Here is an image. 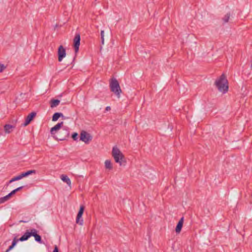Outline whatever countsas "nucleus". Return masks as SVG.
I'll return each mask as SVG.
<instances>
[{
	"label": "nucleus",
	"mask_w": 252,
	"mask_h": 252,
	"mask_svg": "<svg viewBox=\"0 0 252 252\" xmlns=\"http://www.w3.org/2000/svg\"><path fill=\"white\" fill-rule=\"evenodd\" d=\"M219 92L225 94L228 90V81L224 74H222L215 83Z\"/></svg>",
	"instance_id": "1"
},
{
	"label": "nucleus",
	"mask_w": 252,
	"mask_h": 252,
	"mask_svg": "<svg viewBox=\"0 0 252 252\" xmlns=\"http://www.w3.org/2000/svg\"><path fill=\"white\" fill-rule=\"evenodd\" d=\"M112 155L116 162L119 164L120 166L125 165L126 162L125 157L121 151L116 147H113L112 151Z\"/></svg>",
	"instance_id": "2"
},
{
	"label": "nucleus",
	"mask_w": 252,
	"mask_h": 252,
	"mask_svg": "<svg viewBox=\"0 0 252 252\" xmlns=\"http://www.w3.org/2000/svg\"><path fill=\"white\" fill-rule=\"evenodd\" d=\"M110 88L111 91L113 92L118 98L120 97L122 93L119 82L116 78H112L110 82Z\"/></svg>",
	"instance_id": "3"
},
{
	"label": "nucleus",
	"mask_w": 252,
	"mask_h": 252,
	"mask_svg": "<svg viewBox=\"0 0 252 252\" xmlns=\"http://www.w3.org/2000/svg\"><path fill=\"white\" fill-rule=\"evenodd\" d=\"M69 135V128L67 126H64L59 131L58 134L55 137L56 139L59 140H64Z\"/></svg>",
	"instance_id": "4"
},
{
	"label": "nucleus",
	"mask_w": 252,
	"mask_h": 252,
	"mask_svg": "<svg viewBox=\"0 0 252 252\" xmlns=\"http://www.w3.org/2000/svg\"><path fill=\"white\" fill-rule=\"evenodd\" d=\"M80 138V140L83 141L86 144L89 143L93 139L92 135L85 131H81Z\"/></svg>",
	"instance_id": "5"
},
{
	"label": "nucleus",
	"mask_w": 252,
	"mask_h": 252,
	"mask_svg": "<svg viewBox=\"0 0 252 252\" xmlns=\"http://www.w3.org/2000/svg\"><path fill=\"white\" fill-rule=\"evenodd\" d=\"M63 122H62L60 123H58L54 126L52 127L50 130V132L52 135L55 138L56 136H55V134L56 133L58 134V132L61 129V127L63 126Z\"/></svg>",
	"instance_id": "6"
},
{
	"label": "nucleus",
	"mask_w": 252,
	"mask_h": 252,
	"mask_svg": "<svg viewBox=\"0 0 252 252\" xmlns=\"http://www.w3.org/2000/svg\"><path fill=\"white\" fill-rule=\"evenodd\" d=\"M58 61L60 62H62L63 59L66 56L65 49L62 45H60L58 48Z\"/></svg>",
	"instance_id": "7"
},
{
	"label": "nucleus",
	"mask_w": 252,
	"mask_h": 252,
	"mask_svg": "<svg viewBox=\"0 0 252 252\" xmlns=\"http://www.w3.org/2000/svg\"><path fill=\"white\" fill-rule=\"evenodd\" d=\"M84 210V207L83 206H81L76 220V222L81 225H82L83 224V220L81 218L83 214Z\"/></svg>",
	"instance_id": "8"
},
{
	"label": "nucleus",
	"mask_w": 252,
	"mask_h": 252,
	"mask_svg": "<svg viewBox=\"0 0 252 252\" xmlns=\"http://www.w3.org/2000/svg\"><path fill=\"white\" fill-rule=\"evenodd\" d=\"M80 36L79 34H76L73 39V46L75 52L76 53L78 52L80 46Z\"/></svg>",
	"instance_id": "9"
},
{
	"label": "nucleus",
	"mask_w": 252,
	"mask_h": 252,
	"mask_svg": "<svg viewBox=\"0 0 252 252\" xmlns=\"http://www.w3.org/2000/svg\"><path fill=\"white\" fill-rule=\"evenodd\" d=\"M36 113L34 112H32L29 114L25 119V122L22 124L24 126H28L31 122L33 120V118L36 116Z\"/></svg>",
	"instance_id": "10"
},
{
	"label": "nucleus",
	"mask_w": 252,
	"mask_h": 252,
	"mask_svg": "<svg viewBox=\"0 0 252 252\" xmlns=\"http://www.w3.org/2000/svg\"><path fill=\"white\" fill-rule=\"evenodd\" d=\"M32 229L30 231L27 230L25 234L18 240L20 241L27 240L32 236Z\"/></svg>",
	"instance_id": "11"
},
{
	"label": "nucleus",
	"mask_w": 252,
	"mask_h": 252,
	"mask_svg": "<svg viewBox=\"0 0 252 252\" xmlns=\"http://www.w3.org/2000/svg\"><path fill=\"white\" fill-rule=\"evenodd\" d=\"M32 236H33L35 240L40 243H41V238L40 235L37 234V230L35 229H32Z\"/></svg>",
	"instance_id": "12"
},
{
	"label": "nucleus",
	"mask_w": 252,
	"mask_h": 252,
	"mask_svg": "<svg viewBox=\"0 0 252 252\" xmlns=\"http://www.w3.org/2000/svg\"><path fill=\"white\" fill-rule=\"evenodd\" d=\"M183 223H184V218L182 217L180 220L179 221V222L176 226V229H175L176 233H179L181 232V230L183 227Z\"/></svg>",
	"instance_id": "13"
},
{
	"label": "nucleus",
	"mask_w": 252,
	"mask_h": 252,
	"mask_svg": "<svg viewBox=\"0 0 252 252\" xmlns=\"http://www.w3.org/2000/svg\"><path fill=\"white\" fill-rule=\"evenodd\" d=\"M14 128V126L7 124L4 126V130L6 133L9 134L12 132Z\"/></svg>",
	"instance_id": "14"
},
{
	"label": "nucleus",
	"mask_w": 252,
	"mask_h": 252,
	"mask_svg": "<svg viewBox=\"0 0 252 252\" xmlns=\"http://www.w3.org/2000/svg\"><path fill=\"white\" fill-rule=\"evenodd\" d=\"M61 179L63 182L66 183L68 186L71 187V182L67 176L63 174L61 176Z\"/></svg>",
	"instance_id": "15"
},
{
	"label": "nucleus",
	"mask_w": 252,
	"mask_h": 252,
	"mask_svg": "<svg viewBox=\"0 0 252 252\" xmlns=\"http://www.w3.org/2000/svg\"><path fill=\"white\" fill-rule=\"evenodd\" d=\"M105 168L106 169L111 170L113 168L112 163L110 160H106L104 162Z\"/></svg>",
	"instance_id": "16"
},
{
	"label": "nucleus",
	"mask_w": 252,
	"mask_h": 252,
	"mask_svg": "<svg viewBox=\"0 0 252 252\" xmlns=\"http://www.w3.org/2000/svg\"><path fill=\"white\" fill-rule=\"evenodd\" d=\"M60 102V100L58 99H51L50 100V107L51 108L57 107L58 105H59Z\"/></svg>",
	"instance_id": "17"
},
{
	"label": "nucleus",
	"mask_w": 252,
	"mask_h": 252,
	"mask_svg": "<svg viewBox=\"0 0 252 252\" xmlns=\"http://www.w3.org/2000/svg\"><path fill=\"white\" fill-rule=\"evenodd\" d=\"M61 117L63 118L64 117L62 113H55L53 116L52 121L54 122L57 121L58 120V119Z\"/></svg>",
	"instance_id": "18"
},
{
	"label": "nucleus",
	"mask_w": 252,
	"mask_h": 252,
	"mask_svg": "<svg viewBox=\"0 0 252 252\" xmlns=\"http://www.w3.org/2000/svg\"><path fill=\"white\" fill-rule=\"evenodd\" d=\"M19 241V240H17V239H16V238H14L13 240V241H12V245L9 246V247L8 248V249L5 252H8L9 251H10V250H11L16 245L17 243Z\"/></svg>",
	"instance_id": "19"
},
{
	"label": "nucleus",
	"mask_w": 252,
	"mask_h": 252,
	"mask_svg": "<svg viewBox=\"0 0 252 252\" xmlns=\"http://www.w3.org/2000/svg\"><path fill=\"white\" fill-rule=\"evenodd\" d=\"M22 178H23V176L22 175V174H21L20 175H18L17 176H16V177H14L12 179H11L9 181V183H12L13 182L21 180Z\"/></svg>",
	"instance_id": "20"
},
{
	"label": "nucleus",
	"mask_w": 252,
	"mask_h": 252,
	"mask_svg": "<svg viewBox=\"0 0 252 252\" xmlns=\"http://www.w3.org/2000/svg\"><path fill=\"white\" fill-rule=\"evenodd\" d=\"M32 173H35V170H32L28 171L26 172L22 173V175L23 178V177L28 176V175H31Z\"/></svg>",
	"instance_id": "21"
},
{
	"label": "nucleus",
	"mask_w": 252,
	"mask_h": 252,
	"mask_svg": "<svg viewBox=\"0 0 252 252\" xmlns=\"http://www.w3.org/2000/svg\"><path fill=\"white\" fill-rule=\"evenodd\" d=\"M10 195H8V194L4 197H1L0 198V204L3 203L4 202L10 199Z\"/></svg>",
	"instance_id": "22"
},
{
	"label": "nucleus",
	"mask_w": 252,
	"mask_h": 252,
	"mask_svg": "<svg viewBox=\"0 0 252 252\" xmlns=\"http://www.w3.org/2000/svg\"><path fill=\"white\" fill-rule=\"evenodd\" d=\"M23 188V187H19L13 190H12L10 193L8 194V195H10V197L13 194H14L17 191L20 190L21 189Z\"/></svg>",
	"instance_id": "23"
},
{
	"label": "nucleus",
	"mask_w": 252,
	"mask_h": 252,
	"mask_svg": "<svg viewBox=\"0 0 252 252\" xmlns=\"http://www.w3.org/2000/svg\"><path fill=\"white\" fill-rule=\"evenodd\" d=\"M230 16V13H227L226 15H224L223 18H222V20L224 23H227L228 22V20L229 19Z\"/></svg>",
	"instance_id": "24"
},
{
	"label": "nucleus",
	"mask_w": 252,
	"mask_h": 252,
	"mask_svg": "<svg viewBox=\"0 0 252 252\" xmlns=\"http://www.w3.org/2000/svg\"><path fill=\"white\" fill-rule=\"evenodd\" d=\"M100 34H101V43H102V44H103L104 42V31H101Z\"/></svg>",
	"instance_id": "25"
},
{
	"label": "nucleus",
	"mask_w": 252,
	"mask_h": 252,
	"mask_svg": "<svg viewBox=\"0 0 252 252\" xmlns=\"http://www.w3.org/2000/svg\"><path fill=\"white\" fill-rule=\"evenodd\" d=\"M77 136H78V134L76 132H74L72 135V138L74 140H76L77 139Z\"/></svg>",
	"instance_id": "26"
},
{
	"label": "nucleus",
	"mask_w": 252,
	"mask_h": 252,
	"mask_svg": "<svg viewBox=\"0 0 252 252\" xmlns=\"http://www.w3.org/2000/svg\"><path fill=\"white\" fill-rule=\"evenodd\" d=\"M5 68V66L4 64L0 63V73L2 72L3 70Z\"/></svg>",
	"instance_id": "27"
},
{
	"label": "nucleus",
	"mask_w": 252,
	"mask_h": 252,
	"mask_svg": "<svg viewBox=\"0 0 252 252\" xmlns=\"http://www.w3.org/2000/svg\"><path fill=\"white\" fill-rule=\"evenodd\" d=\"M53 252H59L58 248L57 246H55L54 250Z\"/></svg>",
	"instance_id": "28"
},
{
	"label": "nucleus",
	"mask_w": 252,
	"mask_h": 252,
	"mask_svg": "<svg viewBox=\"0 0 252 252\" xmlns=\"http://www.w3.org/2000/svg\"><path fill=\"white\" fill-rule=\"evenodd\" d=\"M111 110V107L110 106H107L105 108L106 111H109Z\"/></svg>",
	"instance_id": "29"
}]
</instances>
